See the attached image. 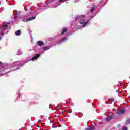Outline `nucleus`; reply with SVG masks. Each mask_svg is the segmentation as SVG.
Returning <instances> with one entry per match:
<instances>
[{"instance_id": "obj_1", "label": "nucleus", "mask_w": 130, "mask_h": 130, "mask_svg": "<svg viewBox=\"0 0 130 130\" xmlns=\"http://www.w3.org/2000/svg\"><path fill=\"white\" fill-rule=\"evenodd\" d=\"M88 21H86L85 19L81 20L80 21L81 25L78 26V29H81V28H83V27H86V25L88 24Z\"/></svg>"}, {"instance_id": "obj_2", "label": "nucleus", "mask_w": 130, "mask_h": 130, "mask_svg": "<svg viewBox=\"0 0 130 130\" xmlns=\"http://www.w3.org/2000/svg\"><path fill=\"white\" fill-rule=\"evenodd\" d=\"M124 112H125V110H124V109H121L119 111L117 112V113L119 115V114H123V113H124Z\"/></svg>"}, {"instance_id": "obj_3", "label": "nucleus", "mask_w": 130, "mask_h": 130, "mask_svg": "<svg viewBox=\"0 0 130 130\" xmlns=\"http://www.w3.org/2000/svg\"><path fill=\"white\" fill-rule=\"evenodd\" d=\"M7 28H8V25L3 23L2 28H1V30L3 31V30H5V29H7Z\"/></svg>"}, {"instance_id": "obj_4", "label": "nucleus", "mask_w": 130, "mask_h": 130, "mask_svg": "<svg viewBox=\"0 0 130 130\" xmlns=\"http://www.w3.org/2000/svg\"><path fill=\"white\" fill-rule=\"evenodd\" d=\"M35 19V17H29L27 18L25 22H29L30 21H32L33 20Z\"/></svg>"}, {"instance_id": "obj_5", "label": "nucleus", "mask_w": 130, "mask_h": 130, "mask_svg": "<svg viewBox=\"0 0 130 130\" xmlns=\"http://www.w3.org/2000/svg\"><path fill=\"white\" fill-rule=\"evenodd\" d=\"M37 44L39 46H42L44 44V43L43 41H38Z\"/></svg>"}, {"instance_id": "obj_6", "label": "nucleus", "mask_w": 130, "mask_h": 130, "mask_svg": "<svg viewBox=\"0 0 130 130\" xmlns=\"http://www.w3.org/2000/svg\"><path fill=\"white\" fill-rule=\"evenodd\" d=\"M68 39V37H65L64 38H63L60 42H59L57 44L59 45L60 43H61V42H63V41H66Z\"/></svg>"}, {"instance_id": "obj_7", "label": "nucleus", "mask_w": 130, "mask_h": 130, "mask_svg": "<svg viewBox=\"0 0 130 130\" xmlns=\"http://www.w3.org/2000/svg\"><path fill=\"white\" fill-rule=\"evenodd\" d=\"M82 18H85V16H77L75 17V20H78L79 19H82Z\"/></svg>"}, {"instance_id": "obj_8", "label": "nucleus", "mask_w": 130, "mask_h": 130, "mask_svg": "<svg viewBox=\"0 0 130 130\" xmlns=\"http://www.w3.org/2000/svg\"><path fill=\"white\" fill-rule=\"evenodd\" d=\"M15 34L17 36H20V35H21V30H18L16 31Z\"/></svg>"}, {"instance_id": "obj_9", "label": "nucleus", "mask_w": 130, "mask_h": 130, "mask_svg": "<svg viewBox=\"0 0 130 130\" xmlns=\"http://www.w3.org/2000/svg\"><path fill=\"white\" fill-rule=\"evenodd\" d=\"M39 57V54H36L34 57L31 59V60H34V59H36L37 58H38Z\"/></svg>"}, {"instance_id": "obj_10", "label": "nucleus", "mask_w": 130, "mask_h": 130, "mask_svg": "<svg viewBox=\"0 0 130 130\" xmlns=\"http://www.w3.org/2000/svg\"><path fill=\"white\" fill-rule=\"evenodd\" d=\"M111 118H112V116H110L109 117H108L106 119V121H110V120H111Z\"/></svg>"}, {"instance_id": "obj_11", "label": "nucleus", "mask_w": 130, "mask_h": 130, "mask_svg": "<svg viewBox=\"0 0 130 130\" xmlns=\"http://www.w3.org/2000/svg\"><path fill=\"white\" fill-rule=\"evenodd\" d=\"M67 31H68V29H67V28H63V31H62L61 35H63V34H64L65 32H67Z\"/></svg>"}, {"instance_id": "obj_12", "label": "nucleus", "mask_w": 130, "mask_h": 130, "mask_svg": "<svg viewBox=\"0 0 130 130\" xmlns=\"http://www.w3.org/2000/svg\"><path fill=\"white\" fill-rule=\"evenodd\" d=\"M94 129H95V128L92 127H89L86 129V130H94Z\"/></svg>"}, {"instance_id": "obj_13", "label": "nucleus", "mask_w": 130, "mask_h": 130, "mask_svg": "<svg viewBox=\"0 0 130 130\" xmlns=\"http://www.w3.org/2000/svg\"><path fill=\"white\" fill-rule=\"evenodd\" d=\"M50 47H44L43 48L44 50H48V49H50Z\"/></svg>"}, {"instance_id": "obj_14", "label": "nucleus", "mask_w": 130, "mask_h": 130, "mask_svg": "<svg viewBox=\"0 0 130 130\" xmlns=\"http://www.w3.org/2000/svg\"><path fill=\"white\" fill-rule=\"evenodd\" d=\"M22 52L21 51V50H19L18 52V55H21L22 54Z\"/></svg>"}, {"instance_id": "obj_15", "label": "nucleus", "mask_w": 130, "mask_h": 130, "mask_svg": "<svg viewBox=\"0 0 130 130\" xmlns=\"http://www.w3.org/2000/svg\"><path fill=\"white\" fill-rule=\"evenodd\" d=\"M94 11H95V9L94 8H91L90 12H91V13H93V12H94Z\"/></svg>"}, {"instance_id": "obj_16", "label": "nucleus", "mask_w": 130, "mask_h": 130, "mask_svg": "<svg viewBox=\"0 0 130 130\" xmlns=\"http://www.w3.org/2000/svg\"><path fill=\"white\" fill-rule=\"evenodd\" d=\"M122 130H127V127H123V128H122Z\"/></svg>"}, {"instance_id": "obj_17", "label": "nucleus", "mask_w": 130, "mask_h": 130, "mask_svg": "<svg viewBox=\"0 0 130 130\" xmlns=\"http://www.w3.org/2000/svg\"><path fill=\"white\" fill-rule=\"evenodd\" d=\"M67 0H60V2L61 3H64V2H66Z\"/></svg>"}, {"instance_id": "obj_18", "label": "nucleus", "mask_w": 130, "mask_h": 130, "mask_svg": "<svg viewBox=\"0 0 130 130\" xmlns=\"http://www.w3.org/2000/svg\"><path fill=\"white\" fill-rule=\"evenodd\" d=\"M111 101H114V99L112 98V99H111Z\"/></svg>"}, {"instance_id": "obj_19", "label": "nucleus", "mask_w": 130, "mask_h": 130, "mask_svg": "<svg viewBox=\"0 0 130 130\" xmlns=\"http://www.w3.org/2000/svg\"><path fill=\"white\" fill-rule=\"evenodd\" d=\"M1 35L3 36H4V32H1Z\"/></svg>"}, {"instance_id": "obj_20", "label": "nucleus", "mask_w": 130, "mask_h": 130, "mask_svg": "<svg viewBox=\"0 0 130 130\" xmlns=\"http://www.w3.org/2000/svg\"><path fill=\"white\" fill-rule=\"evenodd\" d=\"M1 63H2V62L0 61V64H1Z\"/></svg>"}, {"instance_id": "obj_21", "label": "nucleus", "mask_w": 130, "mask_h": 130, "mask_svg": "<svg viewBox=\"0 0 130 130\" xmlns=\"http://www.w3.org/2000/svg\"><path fill=\"white\" fill-rule=\"evenodd\" d=\"M2 39V38H1V37H0V39Z\"/></svg>"}, {"instance_id": "obj_22", "label": "nucleus", "mask_w": 130, "mask_h": 130, "mask_svg": "<svg viewBox=\"0 0 130 130\" xmlns=\"http://www.w3.org/2000/svg\"><path fill=\"white\" fill-rule=\"evenodd\" d=\"M101 3H103V2H101Z\"/></svg>"}, {"instance_id": "obj_23", "label": "nucleus", "mask_w": 130, "mask_h": 130, "mask_svg": "<svg viewBox=\"0 0 130 130\" xmlns=\"http://www.w3.org/2000/svg\"><path fill=\"white\" fill-rule=\"evenodd\" d=\"M16 63H15V64H16Z\"/></svg>"}]
</instances>
